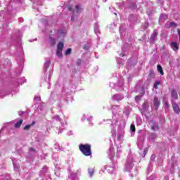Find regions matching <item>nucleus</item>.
<instances>
[{
	"mask_svg": "<svg viewBox=\"0 0 180 180\" xmlns=\"http://www.w3.org/2000/svg\"><path fill=\"white\" fill-rule=\"evenodd\" d=\"M160 105H161V103H160V101L158 100V97H155L153 99V106L155 110H158V108H160Z\"/></svg>",
	"mask_w": 180,
	"mask_h": 180,
	"instance_id": "nucleus-2",
	"label": "nucleus"
},
{
	"mask_svg": "<svg viewBox=\"0 0 180 180\" xmlns=\"http://www.w3.org/2000/svg\"><path fill=\"white\" fill-rule=\"evenodd\" d=\"M177 32H178V34H179V37L180 39V30H177Z\"/></svg>",
	"mask_w": 180,
	"mask_h": 180,
	"instance_id": "nucleus-26",
	"label": "nucleus"
},
{
	"mask_svg": "<svg viewBox=\"0 0 180 180\" xmlns=\"http://www.w3.org/2000/svg\"><path fill=\"white\" fill-rule=\"evenodd\" d=\"M89 174L90 176H92L94 175V170L90 169V170L89 171Z\"/></svg>",
	"mask_w": 180,
	"mask_h": 180,
	"instance_id": "nucleus-20",
	"label": "nucleus"
},
{
	"mask_svg": "<svg viewBox=\"0 0 180 180\" xmlns=\"http://www.w3.org/2000/svg\"><path fill=\"white\" fill-rule=\"evenodd\" d=\"M22 123H23V120H20L15 124L14 127L15 129H19L20 126H22Z\"/></svg>",
	"mask_w": 180,
	"mask_h": 180,
	"instance_id": "nucleus-6",
	"label": "nucleus"
},
{
	"mask_svg": "<svg viewBox=\"0 0 180 180\" xmlns=\"http://www.w3.org/2000/svg\"><path fill=\"white\" fill-rule=\"evenodd\" d=\"M158 36V32H155L152 37L153 40H155V37Z\"/></svg>",
	"mask_w": 180,
	"mask_h": 180,
	"instance_id": "nucleus-16",
	"label": "nucleus"
},
{
	"mask_svg": "<svg viewBox=\"0 0 180 180\" xmlns=\"http://www.w3.org/2000/svg\"><path fill=\"white\" fill-rule=\"evenodd\" d=\"M81 63H82V60L81 59H78L77 62V65H81Z\"/></svg>",
	"mask_w": 180,
	"mask_h": 180,
	"instance_id": "nucleus-21",
	"label": "nucleus"
},
{
	"mask_svg": "<svg viewBox=\"0 0 180 180\" xmlns=\"http://www.w3.org/2000/svg\"><path fill=\"white\" fill-rule=\"evenodd\" d=\"M158 71L160 72V75H164V71L162 70V67L161 65H157Z\"/></svg>",
	"mask_w": 180,
	"mask_h": 180,
	"instance_id": "nucleus-8",
	"label": "nucleus"
},
{
	"mask_svg": "<svg viewBox=\"0 0 180 180\" xmlns=\"http://www.w3.org/2000/svg\"><path fill=\"white\" fill-rule=\"evenodd\" d=\"M63 49H64V44H63V42H60L59 44H58L57 50L63 51Z\"/></svg>",
	"mask_w": 180,
	"mask_h": 180,
	"instance_id": "nucleus-10",
	"label": "nucleus"
},
{
	"mask_svg": "<svg viewBox=\"0 0 180 180\" xmlns=\"http://www.w3.org/2000/svg\"><path fill=\"white\" fill-rule=\"evenodd\" d=\"M159 85H160V82H155L154 85H153L155 89H158Z\"/></svg>",
	"mask_w": 180,
	"mask_h": 180,
	"instance_id": "nucleus-15",
	"label": "nucleus"
},
{
	"mask_svg": "<svg viewBox=\"0 0 180 180\" xmlns=\"http://www.w3.org/2000/svg\"><path fill=\"white\" fill-rule=\"evenodd\" d=\"M72 7H73L72 5H68V11H72V13H75V11L72 10Z\"/></svg>",
	"mask_w": 180,
	"mask_h": 180,
	"instance_id": "nucleus-11",
	"label": "nucleus"
},
{
	"mask_svg": "<svg viewBox=\"0 0 180 180\" xmlns=\"http://www.w3.org/2000/svg\"><path fill=\"white\" fill-rule=\"evenodd\" d=\"M71 48L68 49L67 51L65 52V56H68V54H71Z\"/></svg>",
	"mask_w": 180,
	"mask_h": 180,
	"instance_id": "nucleus-12",
	"label": "nucleus"
},
{
	"mask_svg": "<svg viewBox=\"0 0 180 180\" xmlns=\"http://www.w3.org/2000/svg\"><path fill=\"white\" fill-rule=\"evenodd\" d=\"M30 151H35V150H34V148H30Z\"/></svg>",
	"mask_w": 180,
	"mask_h": 180,
	"instance_id": "nucleus-24",
	"label": "nucleus"
},
{
	"mask_svg": "<svg viewBox=\"0 0 180 180\" xmlns=\"http://www.w3.org/2000/svg\"><path fill=\"white\" fill-rule=\"evenodd\" d=\"M52 41H53V44H56V40L52 39Z\"/></svg>",
	"mask_w": 180,
	"mask_h": 180,
	"instance_id": "nucleus-27",
	"label": "nucleus"
},
{
	"mask_svg": "<svg viewBox=\"0 0 180 180\" xmlns=\"http://www.w3.org/2000/svg\"><path fill=\"white\" fill-rule=\"evenodd\" d=\"M49 65H50V61L49 60L46 62V63L44 65V67H49Z\"/></svg>",
	"mask_w": 180,
	"mask_h": 180,
	"instance_id": "nucleus-22",
	"label": "nucleus"
},
{
	"mask_svg": "<svg viewBox=\"0 0 180 180\" xmlns=\"http://www.w3.org/2000/svg\"><path fill=\"white\" fill-rule=\"evenodd\" d=\"M172 108H173L174 112H175L176 113V115H179V113H180L179 105H178V104H176V103H173Z\"/></svg>",
	"mask_w": 180,
	"mask_h": 180,
	"instance_id": "nucleus-3",
	"label": "nucleus"
},
{
	"mask_svg": "<svg viewBox=\"0 0 180 180\" xmlns=\"http://www.w3.org/2000/svg\"><path fill=\"white\" fill-rule=\"evenodd\" d=\"M166 107L168 108V103H166Z\"/></svg>",
	"mask_w": 180,
	"mask_h": 180,
	"instance_id": "nucleus-28",
	"label": "nucleus"
},
{
	"mask_svg": "<svg viewBox=\"0 0 180 180\" xmlns=\"http://www.w3.org/2000/svg\"><path fill=\"white\" fill-rule=\"evenodd\" d=\"M141 96H136L135 97V100H136V101H139V99H141Z\"/></svg>",
	"mask_w": 180,
	"mask_h": 180,
	"instance_id": "nucleus-23",
	"label": "nucleus"
},
{
	"mask_svg": "<svg viewBox=\"0 0 180 180\" xmlns=\"http://www.w3.org/2000/svg\"><path fill=\"white\" fill-rule=\"evenodd\" d=\"M34 124H36V122L33 121L32 124L25 125L24 127V130H26V131L30 130V127H32V126H34Z\"/></svg>",
	"mask_w": 180,
	"mask_h": 180,
	"instance_id": "nucleus-7",
	"label": "nucleus"
},
{
	"mask_svg": "<svg viewBox=\"0 0 180 180\" xmlns=\"http://www.w3.org/2000/svg\"><path fill=\"white\" fill-rule=\"evenodd\" d=\"M90 144H80L79 146V150L85 157H89L92 155V150H91Z\"/></svg>",
	"mask_w": 180,
	"mask_h": 180,
	"instance_id": "nucleus-1",
	"label": "nucleus"
},
{
	"mask_svg": "<svg viewBox=\"0 0 180 180\" xmlns=\"http://www.w3.org/2000/svg\"><path fill=\"white\" fill-rule=\"evenodd\" d=\"M170 46H171V47H172V49H173V50L174 51H178V43H176V42H175V41H174V42H172L171 44H170Z\"/></svg>",
	"mask_w": 180,
	"mask_h": 180,
	"instance_id": "nucleus-4",
	"label": "nucleus"
},
{
	"mask_svg": "<svg viewBox=\"0 0 180 180\" xmlns=\"http://www.w3.org/2000/svg\"><path fill=\"white\" fill-rule=\"evenodd\" d=\"M144 94H146V91H144V88H142L140 96L142 97Z\"/></svg>",
	"mask_w": 180,
	"mask_h": 180,
	"instance_id": "nucleus-17",
	"label": "nucleus"
},
{
	"mask_svg": "<svg viewBox=\"0 0 180 180\" xmlns=\"http://www.w3.org/2000/svg\"><path fill=\"white\" fill-rule=\"evenodd\" d=\"M160 129V127H158V125H154L151 127V130L155 131V130H158Z\"/></svg>",
	"mask_w": 180,
	"mask_h": 180,
	"instance_id": "nucleus-14",
	"label": "nucleus"
},
{
	"mask_svg": "<svg viewBox=\"0 0 180 180\" xmlns=\"http://www.w3.org/2000/svg\"><path fill=\"white\" fill-rule=\"evenodd\" d=\"M131 131L134 133V131H136V126L134 125V124H131Z\"/></svg>",
	"mask_w": 180,
	"mask_h": 180,
	"instance_id": "nucleus-13",
	"label": "nucleus"
},
{
	"mask_svg": "<svg viewBox=\"0 0 180 180\" xmlns=\"http://www.w3.org/2000/svg\"><path fill=\"white\" fill-rule=\"evenodd\" d=\"M171 95L173 99H178V93L176 92V90H172Z\"/></svg>",
	"mask_w": 180,
	"mask_h": 180,
	"instance_id": "nucleus-5",
	"label": "nucleus"
},
{
	"mask_svg": "<svg viewBox=\"0 0 180 180\" xmlns=\"http://www.w3.org/2000/svg\"><path fill=\"white\" fill-rule=\"evenodd\" d=\"M56 55L59 57V58H63V51L57 49Z\"/></svg>",
	"mask_w": 180,
	"mask_h": 180,
	"instance_id": "nucleus-9",
	"label": "nucleus"
},
{
	"mask_svg": "<svg viewBox=\"0 0 180 180\" xmlns=\"http://www.w3.org/2000/svg\"><path fill=\"white\" fill-rule=\"evenodd\" d=\"M170 26L174 27H176L177 25L176 23L172 22H170Z\"/></svg>",
	"mask_w": 180,
	"mask_h": 180,
	"instance_id": "nucleus-18",
	"label": "nucleus"
},
{
	"mask_svg": "<svg viewBox=\"0 0 180 180\" xmlns=\"http://www.w3.org/2000/svg\"><path fill=\"white\" fill-rule=\"evenodd\" d=\"M148 149H146V150L143 151L144 155H146V153H148Z\"/></svg>",
	"mask_w": 180,
	"mask_h": 180,
	"instance_id": "nucleus-25",
	"label": "nucleus"
},
{
	"mask_svg": "<svg viewBox=\"0 0 180 180\" xmlns=\"http://www.w3.org/2000/svg\"><path fill=\"white\" fill-rule=\"evenodd\" d=\"M76 11L77 12H79L81 11V7L79 5L76 6Z\"/></svg>",
	"mask_w": 180,
	"mask_h": 180,
	"instance_id": "nucleus-19",
	"label": "nucleus"
}]
</instances>
